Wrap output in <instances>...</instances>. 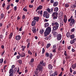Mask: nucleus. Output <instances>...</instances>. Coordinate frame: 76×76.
<instances>
[{"mask_svg": "<svg viewBox=\"0 0 76 76\" xmlns=\"http://www.w3.org/2000/svg\"><path fill=\"white\" fill-rule=\"evenodd\" d=\"M52 25L53 26V30L54 31L56 30L57 29L59 26V24L57 22L53 21L52 23Z\"/></svg>", "mask_w": 76, "mask_h": 76, "instance_id": "obj_1", "label": "nucleus"}, {"mask_svg": "<svg viewBox=\"0 0 76 76\" xmlns=\"http://www.w3.org/2000/svg\"><path fill=\"white\" fill-rule=\"evenodd\" d=\"M42 66L40 64H39L38 66L37 69L36 70V72H35V75H38V73L41 71H42Z\"/></svg>", "mask_w": 76, "mask_h": 76, "instance_id": "obj_2", "label": "nucleus"}, {"mask_svg": "<svg viewBox=\"0 0 76 76\" xmlns=\"http://www.w3.org/2000/svg\"><path fill=\"white\" fill-rule=\"evenodd\" d=\"M51 27H48L46 29L45 31L44 32L45 37H47L48 35H49L51 31Z\"/></svg>", "mask_w": 76, "mask_h": 76, "instance_id": "obj_3", "label": "nucleus"}, {"mask_svg": "<svg viewBox=\"0 0 76 76\" xmlns=\"http://www.w3.org/2000/svg\"><path fill=\"white\" fill-rule=\"evenodd\" d=\"M52 16L53 17L54 19H57L58 18V13L56 12H53L52 15Z\"/></svg>", "mask_w": 76, "mask_h": 76, "instance_id": "obj_4", "label": "nucleus"}, {"mask_svg": "<svg viewBox=\"0 0 76 76\" xmlns=\"http://www.w3.org/2000/svg\"><path fill=\"white\" fill-rule=\"evenodd\" d=\"M75 23V20L74 19L72 20L69 23V26H72Z\"/></svg>", "mask_w": 76, "mask_h": 76, "instance_id": "obj_5", "label": "nucleus"}, {"mask_svg": "<svg viewBox=\"0 0 76 76\" xmlns=\"http://www.w3.org/2000/svg\"><path fill=\"white\" fill-rule=\"evenodd\" d=\"M62 37V36H61V34H59L57 36V39L58 40H61V39Z\"/></svg>", "mask_w": 76, "mask_h": 76, "instance_id": "obj_6", "label": "nucleus"}, {"mask_svg": "<svg viewBox=\"0 0 76 76\" xmlns=\"http://www.w3.org/2000/svg\"><path fill=\"white\" fill-rule=\"evenodd\" d=\"M63 21H64V23H66V22H67V18L66 15H65L64 16Z\"/></svg>", "mask_w": 76, "mask_h": 76, "instance_id": "obj_7", "label": "nucleus"}, {"mask_svg": "<svg viewBox=\"0 0 76 76\" xmlns=\"http://www.w3.org/2000/svg\"><path fill=\"white\" fill-rule=\"evenodd\" d=\"M32 31L33 33H36V31H37V30L36 29V27H35V26H34L32 27Z\"/></svg>", "mask_w": 76, "mask_h": 76, "instance_id": "obj_8", "label": "nucleus"}, {"mask_svg": "<svg viewBox=\"0 0 76 76\" xmlns=\"http://www.w3.org/2000/svg\"><path fill=\"white\" fill-rule=\"evenodd\" d=\"M47 10L48 11V13H52L53 11V8H51L50 10L49 8H48L47 9Z\"/></svg>", "mask_w": 76, "mask_h": 76, "instance_id": "obj_9", "label": "nucleus"}, {"mask_svg": "<svg viewBox=\"0 0 76 76\" xmlns=\"http://www.w3.org/2000/svg\"><path fill=\"white\" fill-rule=\"evenodd\" d=\"M15 39L16 40L19 41L21 39V37L20 35H17Z\"/></svg>", "mask_w": 76, "mask_h": 76, "instance_id": "obj_10", "label": "nucleus"}, {"mask_svg": "<svg viewBox=\"0 0 76 76\" xmlns=\"http://www.w3.org/2000/svg\"><path fill=\"white\" fill-rule=\"evenodd\" d=\"M51 35L50 34L47 37H45V40H50L51 39Z\"/></svg>", "mask_w": 76, "mask_h": 76, "instance_id": "obj_11", "label": "nucleus"}, {"mask_svg": "<svg viewBox=\"0 0 76 76\" xmlns=\"http://www.w3.org/2000/svg\"><path fill=\"white\" fill-rule=\"evenodd\" d=\"M76 41V39L74 38V39L71 40L70 41V43L71 44H74L75 42Z\"/></svg>", "mask_w": 76, "mask_h": 76, "instance_id": "obj_12", "label": "nucleus"}, {"mask_svg": "<svg viewBox=\"0 0 76 76\" xmlns=\"http://www.w3.org/2000/svg\"><path fill=\"white\" fill-rule=\"evenodd\" d=\"M42 6L39 5V6L37 8L36 11L37 12V10H42Z\"/></svg>", "mask_w": 76, "mask_h": 76, "instance_id": "obj_13", "label": "nucleus"}, {"mask_svg": "<svg viewBox=\"0 0 76 76\" xmlns=\"http://www.w3.org/2000/svg\"><path fill=\"white\" fill-rule=\"evenodd\" d=\"M13 35V32H11L9 35V39H11Z\"/></svg>", "mask_w": 76, "mask_h": 76, "instance_id": "obj_14", "label": "nucleus"}, {"mask_svg": "<svg viewBox=\"0 0 76 76\" xmlns=\"http://www.w3.org/2000/svg\"><path fill=\"white\" fill-rule=\"evenodd\" d=\"M35 24H36V21L34 20L31 22V26H34L35 25Z\"/></svg>", "mask_w": 76, "mask_h": 76, "instance_id": "obj_15", "label": "nucleus"}, {"mask_svg": "<svg viewBox=\"0 0 76 76\" xmlns=\"http://www.w3.org/2000/svg\"><path fill=\"white\" fill-rule=\"evenodd\" d=\"M39 18L38 17H35L34 18V20H36L37 22H38L39 20Z\"/></svg>", "mask_w": 76, "mask_h": 76, "instance_id": "obj_16", "label": "nucleus"}, {"mask_svg": "<svg viewBox=\"0 0 76 76\" xmlns=\"http://www.w3.org/2000/svg\"><path fill=\"white\" fill-rule=\"evenodd\" d=\"M59 16L60 18H62L63 16V12H61L59 13Z\"/></svg>", "mask_w": 76, "mask_h": 76, "instance_id": "obj_17", "label": "nucleus"}, {"mask_svg": "<svg viewBox=\"0 0 76 76\" xmlns=\"http://www.w3.org/2000/svg\"><path fill=\"white\" fill-rule=\"evenodd\" d=\"M48 14V12L46 11H44L43 13V17H45L47 16V15Z\"/></svg>", "mask_w": 76, "mask_h": 76, "instance_id": "obj_18", "label": "nucleus"}, {"mask_svg": "<svg viewBox=\"0 0 76 76\" xmlns=\"http://www.w3.org/2000/svg\"><path fill=\"white\" fill-rule=\"evenodd\" d=\"M28 54H29L30 56H32V53L31 52V51L30 50H28Z\"/></svg>", "mask_w": 76, "mask_h": 76, "instance_id": "obj_19", "label": "nucleus"}, {"mask_svg": "<svg viewBox=\"0 0 76 76\" xmlns=\"http://www.w3.org/2000/svg\"><path fill=\"white\" fill-rule=\"evenodd\" d=\"M58 3L57 2H56L53 3V6L54 7H56V6H57Z\"/></svg>", "mask_w": 76, "mask_h": 76, "instance_id": "obj_20", "label": "nucleus"}, {"mask_svg": "<svg viewBox=\"0 0 76 76\" xmlns=\"http://www.w3.org/2000/svg\"><path fill=\"white\" fill-rule=\"evenodd\" d=\"M72 69H75V68L76 67V63H75V64H74L73 65H72Z\"/></svg>", "mask_w": 76, "mask_h": 76, "instance_id": "obj_21", "label": "nucleus"}, {"mask_svg": "<svg viewBox=\"0 0 76 76\" xmlns=\"http://www.w3.org/2000/svg\"><path fill=\"white\" fill-rule=\"evenodd\" d=\"M70 38L71 39L75 38V35L74 34L71 35H70Z\"/></svg>", "mask_w": 76, "mask_h": 76, "instance_id": "obj_22", "label": "nucleus"}, {"mask_svg": "<svg viewBox=\"0 0 76 76\" xmlns=\"http://www.w3.org/2000/svg\"><path fill=\"white\" fill-rule=\"evenodd\" d=\"M48 69L50 70H51L53 69V66L51 65V64H49L48 66Z\"/></svg>", "mask_w": 76, "mask_h": 76, "instance_id": "obj_23", "label": "nucleus"}, {"mask_svg": "<svg viewBox=\"0 0 76 76\" xmlns=\"http://www.w3.org/2000/svg\"><path fill=\"white\" fill-rule=\"evenodd\" d=\"M58 10V8L57 7H56L54 8V12H57Z\"/></svg>", "mask_w": 76, "mask_h": 76, "instance_id": "obj_24", "label": "nucleus"}, {"mask_svg": "<svg viewBox=\"0 0 76 76\" xmlns=\"http://www.w3.org/2000/svg\"><path fill=\"white\" fill-rule=\"evenodd\" d=\"M21 47L22 49V51H24L25 50V49L26 48V46H21Z\"/></svg>", "mask_w": 76, "mask_h": 76, "instance_id": "obj_25", "label": "nucleus"}, {"mask_svg": "<svg viewBox=\"0 0 76 76\" xmlns=\"http://www.w3.org/2000/svg\"><path fill=\"white\" fill-rule=\"evenodd\" d=\"M76 7V3H75L72 6L71 8L73 9V8H75Z\"/></svg>", "mask_w": 76, "mask_h": 76, "instance_id": "obj_26", "label": "nucleus"}, {"mask_svg": "<svg viewBox=\"0 0 76 76\" xmlns=\"http://www.w3.org/2000/svg\"><path fill=\"white\" fill-rule=\"evenodd\" d=\"M13 69H11L9 71V73H13Z\"/></svg>", "mask_w": 76, "mask_h": 76, "instance_id": "obj_27", "label": "nucleus"}, {"mask_svg": "<svg viewBox=\"0 0 76 76\" xmlns=\"http://www.w3.org/2000/svg\"><path fill=\"white\" fill-rule=\"evenodd\" d=\"M58 34V33H57L56 32H55L53 34V35L54 37H56L57 36V34Z\"/></svg>", "mask_w": 76, "mask_h": 76, "instance_id": "obj_28", "label": "nucleus"}, {"mask_svg": "<svg viewBox=\"0 0 76 76\" xmlns=\"http://www.w3.org/2000/svg\"><path fill=\"white\" fill-rule=\"evenodd\" d=\"M52 74H54V75L55 76H57L58 75V73H57V71H55L54 72V73Z\"/></svg>", "mask_w": 76, "mask_h": 76, "instance_id": "obj_29", "label": "nucleus"}, {"mask_svg": "<svg viewBox=\"0 0 76 76\" xmlns=\"http://www.w3.org/2000/svg\"><path fill=\"white\" fill-rule=\"evenodd\" d=\"M0 17H1V19H2V18H3L4 17V14L2 13L0 15Z\"/></svg>", "mask_w": 76, "mask_h": 76, "instance_id": "obj_30", "label": "nucleus"}, {"mask_svg": "<svg viewBox=\"0 0 76 76\" xmlns=\"http://www.w3.org/2000/svg\"><path fill=\"white\" fill-rule=\"evenodd\" d=\"M49 26V23H47L45 24V28H47V26Z\"/></svg>", "mask_w": 76, "mask_h": 76, "instance_id": "obj_31", "label": "nucleus"}, {"mask_svg": "<svg viewBox=\"0 0 76 76\" xmlns=\"http://www.w3.org/2000/svg\"><path fill=\"white\" fill-rule=\"evenodd\" d=\"M70 34L69 33H67L66 34V36L67 38H69V37H70Z\"/></svg>", "mask_w": 76, "mask_h": 76, "instance_id": "obj_32", "label": "nucleus"}, {"mask_svg": "<svg viewBox=\"0 0 76 76\" xmlns=\"http://www.w3.org/2000/svg\"><path fill=\"white\" fill-rule=\"evenodd\" d=\"M50 46H51V44L50 43L48 44L46 46V48H49Z\"/></svg>", "mask_w": 76, "mask_h": 76, "instance_id": "obj_33", "label": "nucleus"}, {"mask_svg": "<svg viewBox=\"0 0 76 76\" xmlns=\"http://www.w3.org/2000/svg\"><path fill=\"white\" fill-rule=\"evenodd\" d=\"M40 33L41 34H42V33H43V32H44V29H41L40 30Z\"/></svg>", "mask_w": 76, "mask_h": 76, "instance_id": "obj_34", "label": "nucleus"}, {"mask_svg": "<svg viewBox=\"0 0 76 76\" xmlns=\"http://www.w3.org/2000/svg\"><path fill=\"white\" fill-rule=\"evenodd\" d=\"M25 53H21V57H25Z\"/></svg>", "mask_w": 76, "mask_h": 76, "instance_id": "obj_35", "label": "nucleus"}, {"mask_svg": "<svg viewBox=\"0 0 76 76\" xmlns=\"http://www.w3.org/2000/svg\"><path fill=\"white\" fill-rule=\"evenodd\" d=\"M17 62H18V63H19V64H22V60H18L17 61Z\"/></svg>", "mask_w": 76, "mask_h": 76, "instance_id": "obj_36", "label": "nucleus"}, {"mask_svg": "<svg viewBox=\"0 0 76 76\" xmlns=\"http://www.w3.org/2000/svg\"><path fill=\"white\" fill-rule=\"evenodd\" d=\"M53 49H57V48L56 47V45H53Z\"/></svg>", "mask_w": 76, "mask_h": 76, "instance_id": "obj_37", "label": "nucleus"}, {"mask_svg": "<svg viewBox=\"0 0 76 76\" xmlns=\"http://www.w3.org/2000/svg\"><path fill=\"white\" fill-rule=\"evenodd\" d=\"M3 62V59L1 58L0 59V63H2Z\"/></svg>", "mask_w": 76, "mask_h": 76, "instance_id": "obj_38", "label": "nucleus"}, {"mask_svg": "<svg viewBox=\"0 0 76 76\" xmlns=\"http://www.w3.org/2000/svg\"><path fill=\"white\" fill-rule=\"evenodd\" d=\"M34 61V58H32L31 59V60L30 61V62L31 63H33Z\"/></svg>", "mask_w": 76, "mask_h": 76, "instance_id": "obj_39", "label": "nucleus"}, {"mask_svg": "<svg viewBox=\"0 0 76 76\" xmlns=\"http://www.w3.org/2000/svg\"><path fill=\"white\" fill-rule=\"evenodd\" d=\"M44 53H45V50H44V48H43L42 50V54H44Z\"/></svg>", "mask_w": 76, "mask_h": 76, "instance_id": "obj_40", "label": "nucleus"}, {"mask_svg": "<svg viewBox=\"0 0 76 76\" xmlns=\"http://www.w3.org/2000/svg\"><path fill=\"white\" fill-rule=\"evenodd\" d=\"M45 55L46 57H49V53H46Z\"/></svg>", "mask_w": 76, "mask_h": 76, "instance_id": "obj_41", "label": "nucleus"}, {"mask_svg": "<svg viewBox=\"0 0 76 76\" xmlns=\"http://www.w3.org/2000/svg\"><path fill=\"white\" fill-rule=\"evenodd\" d=\"M53 50H52V51L53 52V53H55V52H56V50L57 49H53Z\"/></svg>", "mask_w": 76, "mask_h": 76, "instance_id": "obj_42", "label": "nucleus"}, {"mask_svg": "<svg viewBox=\"0 0 76 76\" xmlns=\"http://www.w3.org/2000/svg\"><path fill=\"white\" fill-rule=\"evenodd\" d=\"M64 55L66 56H67V52H66V51H64Z\"/></svg>", "mask_w": 76, "mask_h": 76, "instance_id": "obj_43", "label": "nucleus"}, {"mask_svg": "<svg viewBox=\"0 0 76 76\" xmlns=\"http://www.w3.org/2000/svg\"><path fill=\"white\" fill-rule=\"evenodd\" d=\"M49 57H50V58H52V57H53V54H52V53H50V54Z\"/></svg>", "mask_w": 76, "mask_h": 76, "instance_id": "obj_44", "label": "nucleus"}, {"mask_svg": "<svg viewBox=\"0 0 76 76\" xmlns=\"http://www.w3.org/2000/svg\"><path fill=\"white\" fill-rule=\"evenodd\" d=\"M10 8V5H8L7 7V10H9Z\"/></svg>", "mask_w": 76, "mask_h": 76, "instance_id": "obj_45", "label": "nucleus"}, {"mask_svg": "<svg viewBox=\"0 0 76 76\" xmlns=\"http://www.w3.org/2000/svg\"><path fill=\"white\" fill-rule=\"evenodd\" d=\"M70 56H67L66 57H65V58L66 59H69L70 58Z\"/></svg>", "mask_w": 76, "mask_h": 76, "instance_id": "obj_46", "label": "nucleus"}, {"mask_svg": "<svg viewBox=\"0 0 76 76\" xmlns=\"http://www.w3.org/2000/svg\"><path fill=\"white\" fill-rule=\"evenodd\" d=\"M65 6L66 7H69V4H65Z\"/></svg>", "mask_w": 76, "mask_h": 76, "instance_id": "obj_47", "label": "nucleus"}, {"mask_svg": "<svg viewBox=\"0 0 76 76\" xmlns=\"http://www.w3.org/2000/svg\"><path fill=\"white\" fill-rule=\"evenodd\" d=\"M23 11H24V12H27V10H27V9H25V8H24L23 9Z\"/></svg>", "mask_w": 76, "mask_h": 76, "instance_id": "obj_48", "label": "nucleus"}, {"mask_svg": "<svg viewBox=\"0 0 76 76\" xmlns=\"http://www.w3.org/2000/svg\"><path fill=\"white\" fill-rule=\"evenodd\" d=\"M22 27L23 26H22V27H20L19 28V31H22Z\"/></svg>", "mask_w": 76, "mask_h": 76, "instance_id": "obj_49", "label": "nucleus"}, {"mask_svg": "<svg viewBox=\"0 0 76 76\" xmlns=\"http://www.w3.org/2000/svg\"><path fill=\"white\" fill-rule=\"evenodd\" d=\"M29 7L30 8H32V7H33V5H29Z\"/></svg>", "mask_w": 76, "mask_h": 76, "instance_id": "obj_50", "label": "nucleus"}, {"mask_svg": "<svg viewBox=\"0 0 76 76\" xmlns=\"http://www.w3.org/2000/svg\"><path fill=\"white\" fill-rule=\"evenodd\" d=\"M17 9V7L15 6L14 7V10L15 11H16Z\"/></svg>", "mask_w": 76, "mask_h": 76, "instance_id": "obj_51", "label": "nucleus"}, {"mask_svg": "<svg viewBox=\"0 0 76 76\" xmlns=\"http://www.w3.org/2000/svg\"><path fill=\"white\" fill-rule=\"evenodd\" d=\"M29 46H30V43H28L27 46V48H29Z\"/></svg>", "mask_w": 76, "mask_h": 76, "instance_id": "obj_52", "label": "nucleus"}, {"mask_svg": "<svg viewBox=\"0 0 76 76\" xmlns=\"http://www.w3.org/2000/svg\"><path fill=\"white\" fill-rule=\"evenodd\" d=\"M5 6H6V4H5V3H3L2 4V7H4Z\"/></svg>", "mask_w": 76, "mask_h": 76, "instance_id": "obj_53", "label": "nucleus"}, {"mask_svg": "<svg viewBox=\"0 0 76 76\" xmlns=\"http://www.w3.org/2000/svg\"><path fill=\"white\" fill-rule=\"evenodd\" d=\"M70 72L71 73H72L73 71H72V68H70Z\"/></svg>", "mask_w": 76, "mask_h": 76, "instance_id": "obj_54", "label": "nucleus"}, {"mask_svg": "<svg viewBox=\"0 0 76 76\" xmlns=\"http://www.w3.org/2000/svg\"><path fill=\"white\" fill-rule=\"evenodd\" d=\"M14 75L13 74V73H11L10 74L9 76H14Z\"/></svg>", "mask_w": 76, "mask_h": 76, "instance_id": "obj_55", "label": "nucleus"}, {"mask_svg": "<svg viewBox=\"0 0 76 76\" xmlns=\"http://www.w3.org/2000/svg\"><path fill=\"white\" fill-rule=\"evenodd\" d=\"M68 50H70V48H71V46H69L68 48Z\"/></svg>", "mask_w": 76, "mask_h": 76, "instance_id": "obj_56", "label": "nucleus"}, {"mask_svg": "<svg viewBox=\"0 0 76 76\" xmlns=\"http://www.w3.org/2000/svg\"><path fill=\"white\" fill-rule=\"evenodd\" d=\"M70 19L71 20H72V19H73V15H72L70 17Z\"/></svg>", "mask_w": 76, "mask_h": 76, "instance_id": "obj_57", "label": "nucleus"}, {"mask_svg": "<svg viewBox=\"0 0 76 76\" xmlns=\"http://www.w3.org/2000/svg\"><path fill=\"white\" fill-rule=\"evenodd\" d=\"M25 15H23L22 16V19H25Z\"/></svg>", "mask_w": 76, "mask_h": 76, "instance_id": "obj_58", "label": "nucleus"}, {"mask_svg": "<svg viewBox=\"0 0 76 76\" xmlns=\"http://www.w3.org/2000/svg\"><path fill=\"white\" fill-rule=\"evenodd\" d=\"M30 41V39H27L26 40L27 42H29Z\"/></svg>", "mask_w": 76, "mask_h": 76, "instance_id": "obj_59", "label": "nucleus"}, {"mask_svg": "<svg viewBox=\"0 0 76 76\" xmlns=\"http://www.w3.org/2000/svg\"><path fill=\"white\" fill-rule=\"evenodd\" d=\"M7 67V65H6L4 66V70H5V69H6V67Z\"/></svg>", "mask_w": 76, "mask_h": 76, "instance_id": "obj_60", "label": "nucleus"}, {"mask_svg": "<svg viewBox=\"0 0 76 76\" xmlns=\"http://www.w3.org/2000/svg\"><path fill=\"white\" fill-rule=\"evenodd\" d=\"M46 18H49V15H48L45 17Z\"/></svg>", "mask_w": 76, "mask_h": 76, "instance_id": "obj_61", "label": "nucleus"}, {"mask_svg": "<svg viewBox=\"0 0 76 76\" xmlns=\"http://www.w3.org/2000/svg\"><path fill=\"white\" fill-rule=\"evenodd\" d=\"M50 2L51 3H54V0H51Z\"/></svg>", "mask_w": 76, "mask_h": 76, "instance_id": "obj_62", "label": "nucleus"}, {"mask_svg": "<svg viewBox=\"0 0 76 76\" xmlns=\"http://www.w3.org/2000/svg\"><path fill=\"white\" fill-rule=\"evenodd\" d=\"M75 28H73L71 29V31L72 32H73L75 31Z\"/></svg>", "mask_w": 76, "mask_h": 76, "instance_id": "obj_63", "label": "nucleus"}, {"mask_svg": "<svg viewBox=\"0 0 76 76\" xmlns=\"http://www.w3.org/2000/svg\"><path fill=\"white\" fill-rule=\"evenodd\" d=\"M48 20L47 19H45L44 20V22H48Z\"/></svg>", "mask_w": 76, "mask_h": 76, "instance_id": "obj_64", "label": "nucleus"}]
</instances>
